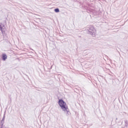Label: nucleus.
Returning <instances> with one entry per match:
<instances>
[{
    "instance_id": "nucleus-1",
    "label": "nucleus",
    "mask_w": 128,
    "mask_h": 128,
    "mask_svg": "<svg viewBox=\"0 0 128 128\" xmlns=\"http://www.w3.org/2000/svg\"><path fill=\"white\" fill-rule=\"evenodd\" d=\"M58 104L63 111L66 113L67 116L70 114L69 110L67 106L66 103L62 99L59 100Z\"/></svg>"
},
{
    "instance_id": "nucleus-2",
    "label": "nucleus",
    "mask_w": 128,
    "mask_h": 128,
    "mask_svg": "<svg viewBox=\"0 0 128 128\" xmlns=\"http://www.w3.org/2000/svg\"><path fill=\"white\" fill-rule=\"evenodd\" d=\"M88 34L91 35L93 37L95 36L96 31L94 26H90L88 27Z\"/></svg>"
},
{
    "instance_id": "nucleus-3",
    "label": "nucleus",
    "mask_w": 128,
    "mask_h": 128,
    "mask_svg": "<svg viewBox=\"0 0 128 128\" xmlns=\"http://www.w3.org/2000/svg\"><path fill=\"white\" fill-rule=\"evenodd\" d=\"M90 4L88 2V13H90L95 15L96 14V12L93 9H91L89 8L90 6Z\"/></svg>"
},
{
    "instance_id": "nucleus-4",
    "label": "nucleus",
    "mask_w": 128,
    "mask_h": 128,
    "mask_svg": "<svg viewBox=\"0 0 128 128\" xmlns=\"http://www.w3.org/2000/svg\"><path fill=\"white\" fill-rule=\"evenodd\" d=\"M2 60H4L5 61L6 60L7 58V56L6 54H3L2 55Z\"/></svg>"
},
{
    "instance_id": "nucleus-5",
    "label": "nucleus",
    "mask_w": 128,
    "mask_h": 128,
    "mask_svg": "<svg viewBox=\"0 0 128 128\" xmlns=\"http://www.w3.org/2000/svg\"><path fill=\"white\" fill-rule=\"evenodd\" d=\"M0 24H1L0 23V30L1 31V32H2V34H3L4 33V32L3 31V28H2V26Z\"/></svg>"
},
{
    "instance_id": "nucleus-6",
    "label": "nucleus",
    "mask_w": 128,
    "mask_h": 128,
    "mask_svg": "<svg viewBox=\"0 0 128 128\" xmlns=\"http://www.w3.org/2000/svg\"><path fill=\"white\" fill-rule=\"evenodd\" d=\"M54 11L56 12H59V10L58 8H56L54 9Z\"/></svg>"
},
{
    "instance_id": "nucleus-7",
    "label": "nucleus",
    "mask_w": 128,
    "mask_h": 128,
    "mask_svg": "<svg viewBox=\"0 0 128 128\" xmlns=\"http://www.w3.org/2000/svg\"><path fill=\"white\" fill-rule=\"evenodd\" d=\"M4 123V121H2V120L1 122L0 123V124L2 126L3 125Z\"/></svg>"
},
{
    "instance_id": "nucleus-8",
    "label": "nucleus",
    "mask_w": 128,
    "mask_h": 128,
    "mask_svg": "<svg viewBox=\"0 0 128 128\" xmlns=\"http://www.w3.org/2000/svg\"><path fill=\"white\" fill-rule=\"evenodd\" d=\"M5 117V114H4V116H3V118H2V121H4V119Z\"/></svg>"
},
{
    "instance_id": "nucleus-9",
    "label": "nucleus",
    "mask_w": 128,
    "mask_h": 128,
    "mask_svg": "<svg viewBox=\"0 0 128 128\" xmlns=\"http://www.w3.org/2000/svg\"><path fill=\"white\" fill-rule=\"evenodd\" d=\"M125 122L126 124H128V121L127 120H126L124 121Z\"/></svg>"
},
{
    "instance_id": "nucleus-10",
    "label": "nucleus",
    "mask_w": 128,
    "mask_h": 128,
    "mask_svg": "<svg viewBox=\"0 0 128 128\" xmlns=\"http://www.w3.org/2000/svg\"><path fill=\"white\" fill-rule=\"evenodd\" d=\"M1 25L2 26V27H4V24H2V23H1Z\"/></svg>"
},
{
    "instance_id": "nucleus-11",
    "label": "nucleus",
    "mask_w": 128,
    "mask_h": 128,
    "mask_svg": "<svg viewBox=\"0 0 128 128\" xmlns=\"http://www.w3.org/2000/svg\"><path fill=\"white\" fill-rule=\"evenodd\" d=\"M128 124H125V126L126 127H127L128 126Z\"/></svg>"
},
{
    "instance_id": "nucleus-12",
    "label": "nucleus",
    "mask_w": 128,
    "mask_h": 128,
    "mask_svg": "<svg viewBox=\"0 0 128 128\" xmlns=\"http://www.w3.org/2000/svg\"><path fill=\"white\" fill-rule=\"evenodd\" d=\"M90 96V98H92V99H93V97L92 96Z\"/></svg>"
},
{
    "instance_id": "nucleus-13",
    "label": "nucleus",
    "mask_w": 128,
    "mask_h": 128,
    "mask_svg": "<svg viewBox=\"0 0 128 128\" xmlns=\"http://www.w3.org/2000/svg\"><path fill=\"white\" fill-rule=\"evenodd\" d=\"M118 119V118H116V120H117Z\"/></svg>"
},
{
    "instance_id": "nucleus-14",
    "label": "nucleus",
    "mask_w": 128,
    "mask_h": 128,
    "mask_svg": "<svg viewBox=\"0 0 128 128\" xmlns=\"http://www.w3.org/2000/svg\"><path fill=\"white\" fill-rule=\"evenodd\" d=\"M122 124V123H121V124H120V125H121Z\"/></svg>"
},
{
    "instance_id": "nucleus-15",
    "label": "nucleus",
    "mask_w": 128,
    "mask_h": 128,
    "mask_svg": "<svg viewBox=\"0 0 128 128\" xmlns=\"http://www.w3.org/2000/svg\"><path fill=\"white\" fill-rule=\"evenodd\" d=\"M113 120V119L112 118V121Z\"/></svg>"
},
{
    "instance_id": "nucleus-16",
    "label": "nucleus",
    "mask_w": 128,
    "mask_h": 128,
    "mask_svg": "<svg viewBox=\"0 0 128 128\" xmlns=\"http://www.w3.org/2000/svg\"><path fill=\"white\" fill-rule=\"evenodd\" d=\"M90 16H91L90 15Z\"/></svg>"
},
{
    "instance_id": "nucleus-17",
    "label": "nucleus",
    "mask_w": 128,
    "mask_h": 128,
    "mask_svg": "<svg viewBox=\"0 0 128 128\" xmlns=\"http://www.w3.org/2000/svg\"><path fill=\"white\" fill-rule=\"evenodd\" d=\"M88 62H89V61H88Z\"/></svg>"
},
{
    "instance_id": "nucleus-18",
    "label": "nucleus",
    "mask_w": 128,
    "mask_h": 128,
    "mask_svg": "<svg viewBox=\"0 0 128 128\" xmlns=\"http://www.w3.org/2000/svg\"><path fill=\"white\" fill-rule=\"evenodd\" d=\"M122 128H123V127H122Z\"/></svg>"
}]
</instances>
